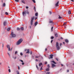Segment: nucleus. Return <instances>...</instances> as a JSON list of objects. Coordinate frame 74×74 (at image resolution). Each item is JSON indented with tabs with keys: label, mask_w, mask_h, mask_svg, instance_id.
<instances>
[{
	"label": "nucleus",
	"mask_w": 74,
	"mask_h": 74,
	"mask_svg": "<svg viewBox=\"0 0 74 74\" xmlns=\"http://www.w3.org/2000/svg\"><path fill=\"white\" fill-rule=\"evenodd\" d=\"M64 28H65V29H66V25H65L64 26Z\"/></svg>",
	"instance_id": "09e8293b"
},
{
	"label": "nucleus",
	"mask_w": 74,
	"mask_h": 74,
	"mask_svg": "<svg viewBox=\"0 0 74 74\" xmlns=\"http://www.w3.org/2000/svg\"><path fill=\"white\" fill-rule=\"evenodd\" d=\"M21 2L23 3H24V4L25 3V1H24V0H22L21 1Z\"/></svg>",
	"instance_id": "dca6fc26"
},
{
	"label": "nucleus",
	"mask_w": 74,
	"mask_h": 74,
	"mask_svg": "<svg viewBox=\"0 0 74 74\" xmlns=\"http://www.w3.org/2000/svg\"><path fill=\"white\" fill-rule=\"evenodd\" d=\"M45 64H47V62H45Z\"/></svg>",
	"instance_id": "864d4df0"
},
{
	"label": "nucleus",
	"mask_w": 74,
	"mask_h": 74,
	"mask_svg": "<svg viewBox=\"0 0 74 74\" xmlns=\"http://www.w3.org/2000/svg\"><path fill=\"white\" fill-rule=\"evenodd\" d=\"M65 41L66 42H69V40H68L67 39H65Z\"/></svg>",
	"instance_id": "f3484780"
},
{
	"label": "nucleus",
	"mask_w": 74,
	"mask_h": 74,
	"mask_svg": "<svg viewBox=\"0 0 74 74\" xmlns=\"http://www.w3.org/2000/svg\"><path fill=\"white\" fill-rule=\"evenodd\" d=\"M26 9H28L29 8V7L28 6H26Z\"/></svg>",
	"instance_id": "37998d69"
},
{
	"label": "nucleus",
	"mask_w": 74,
	"mask_h": 74,
	"mask_svg": "<svg viewBox=\"0 0 74 74\" xmlns=\"http://www.w3.org/2000/svg\"><path fill=\"white\" fill-rule=\"evenodd\" d=\"M7 48L8 49L9 51H11V49H10V47L9 45H8L7 46Z\"/></svg>",
	"instance_id": "423d86ee"
},
{
	"label": "nucleus",
	"mask_w": 74,
	"mask_h": 74,
	"mask_svg": "<svg viewBox=\"0 0 74 74\" xmlns=\"http://www.w3.org/2000/svg\"><path fill=\"white\" fill-rule=\"evenodd\" d=\"M34 11H36V7H34Z\"/></svg>",
	"instance_id": "473e14b6"
},
{
	"label": "nucleus",
	"mask_w": 74,
	"mask_h": 74,
	"mask_svg": "<svg viewBox=\"0 0 74 74\" xmlns=\"http://www.w3.org/2000/svg\"><path fill=\"white\" fill-rule=\"evenodd\" d=\"M61 66H63V64H61Z\"/></svg>",
	"instance_id": "e2e57ef3"
},
{
	"label": "nucleus",
	"mask_w": 74,
	"mask_h": 74,
	"mask_svg": "<svg viewBox=\"0 0 74 74\" xmlns=\"http://www.w3.org/2000/svg\"><path fill=\"white\" fill-rule=\"evenodd\" d=\"M16 74H19V72L18 71H16Z\"/></svg>",
	"instance_id": "a211bd4d"
},
{
	"label": "nucleus",
	"mask_w": 74,
	"mask_h": 74,
	"mask_svg": "<svg viewBox=\"0 0 74 74\" xmlns=\"http://www.w3.org/2000/svg\"><path fill=\"white\" fill-rule=\"evenodd\" d=\"M32 1L34 3H36V1H35V0H32Z\"/></svg>",
	"instance_id": "c756f323"
},
{
	"label": "nucleus",
	"mask_w": 74,
	"mask_h": 74,
	"mask_svg": "<svg viewBox=\"0 0 74 74\" xmlns=\"http://www.w3.org/2000/svg\"><path fill=\"white\" fill-rule=\"evenodd\" d=\"M8 53L9 56H10V53Z\"/></svg>",
	"instance_id": "8fccbe9b"
},
{
	"label": "nucleus",
	"mask_w": 74,
	"mask_h": 74,
	"mask_svg": "<svg viewBox=\"0 0 74 74\" xmlns=\"http://www.w3.org/2000/svg\"><path fill=\"white\" fill-rule=\"evenodd\" d=\"M71 1H73V2H74V0H71Z\"/></svg>",
	"instance_id": "bf43d9fd"
},
{
	"label": "nucleus",
	"mask_w": 74,
	"mask_h": 74,
	"mask_svg": "<svg viewBox=\"0 0 74 74\" xmlns=\"http://www.w3.org/2000/svg\"><path fill=\"white\" fill-rule=\"evenodd\" d=\"M4 47V45L3 44L2 45V48H3Z\"/></svg>",
	"instance_id": "052dcab7"
},
{
	"label": "nucleus",
	"mask_w": 74,
	"mask_h": 74,
	"mask_svg": "<svg viewBox=\"0 0 74 74\" xmlns=\"http://www.w3.org/2000/svg\"><path fill=\"white\" fill-rule=\"evenodd\" d=\"M66 24H67L66 22L64 23L63 25H66Z\"/></svg>",
	"instance_id": "f704fd0d"
},
{
	"label": "nucleus",
	"mask_w": 74,
	"mask_h": 74,
	"mask_svg": "<svg viewBox=\"0 0 74 74\" xmlns=\"http://www.w3.org/2000/svg\"><path fill=\"white\" fill-rule=\"evenodd\" d=\"M53 27H52L51 28V32H52L53 31Z\"/></svg>",
	"instance_id": "cd10ccee"
},
{
	"label": "nucleus",
	"mask_w": 74,
	"mask_h": 74,
	"mask_svg": "<svg viewBox=\"0 0 74 74\" xmlns=\"http://www.w3.org/2000/svg\"><path fill=\"white\" fill-rule=\"evenodd\" d=\"M17 30H20V28L19 27H18L17 28Z\"/></svg>",
	"instance_id": "bb28decb"
},
{
	"label": "nucleus",
	"mask_w": 74,
	"mask_h": 74,
	"mask_svg": "<svg viewBox=\"0 0 74 74\" xmlns=\"http://www.w3.org/2000/svg\"><path fill=\"white\" fill-rule=\"evenodd\" d=\"M2 5L3 7H5V3H3V4Z\"/></svg>",
	"instance_id": "4468645a"
},
{
	"label": "nucleus",
	"mask_w": 74,
	"mask_h": 74,
	"mask_svg": "<svg viewBox=\"0 0 74 74\" xmlns=\"http://www.w3.org/2000/svg\"><path fill=\"white\" fill-rule=\"evenodd\" d=\"M6 24L7 22H6V21H4L3 22V25L4 26H6Z\"/></svg>",
	"instance_id": "1a4fd4ad"
},
{
	"label": "nucleus",
	"mask_w": 74,
	"mask_h": 74,
	"mask_svg": "<svg viewBox=\"0 0 74 74\" xmlns=\"http://www.w3.org/2000/svg\"><path fill=\"white\" fill-rule=\"evenodd\" d=\"M30 29H31V26H29Z\"/></svg>",
	"instance_id": "69168bd1"
},
{
	"label": "nucleus",
	"mask_w": 74,
	"mask_h": 74,
	"mask_svg": "<svg viewBox=\"0 0 74 74\" xmlns=\"http://www.w3.org/2000/svg\"><path fill=\"white\" fill-rule=\"evenodd\" d=\"M56 60L57 61H58V58H56Z\"/></svg>",
	"instance_id": "6e6d98bb"
},
{
	"label": "nucleus",
	"mask_w": 74,
	"mask_h": 74,
	"mask_svg": "<svg viewBox=\"0 0 74 74\" xmlns=\"http://www.w3.org/2000/svg\"><path fill=\"white\" fill-rule=\"evenodd\" d=\"M33 20H34V17L32 18L30 24L31 25H33Z\"/></svg>",
	"instance_id": "39448f33"
},
{
	"label": "nucleus",
	"mask_w": 74,
	"mask_h": 74,
	"mask_svg": "<svg viewBox=\"0 0 74 74\" xmlns=\"http://www.w3.org/2000/svg\"><path fill=\"white\" fill-rule=\"evenodd\" d=\"M42 66H41V68H40V70H42Z\"/></svg>",
	"instance_id": "c03bdc74"
},
{
	"label": "nucleus",
	"mask_w": 74,
	"mask_h": 74,
	"mask_svg": "<svg viewBox=\"0 0 74 74\" xmlns=\"http://www.w3.org/2000/svg\"><path fill=\"white\" fill-rule=\"evenodd\" d=\"M59 1H58L55 4V5L56 6V7H57V6H58L59 5Z\"/></svg>",
	"instance_id": "6e6552de"
},
{
	"label": "nucleus",
	"mask_w": 74,
	"mask_h": 74,
	"mask_svg": "<svg viewBox=\"0 0 74 74\" xmlns=\"http://www.w3.org/2000/svg\"><path fill=\"white\" fill-rule=\"evenodd\" d=\"M20 55H21V56H22V55H23V54L22 53H20Z\"/></svg>",
	"instance_id": "72a5a7b5"
},
{
	"label": "nucleus",
	"mask_w": 74,
	"mask_h": 74,
	"mask_svg": "<svg viewBox=\"0 0 74 74\" xmlns=\"http://www.w3.org/2000/svg\"><path fill=\"white\" fill-rule=\"evenodd\" d=\"M15 1L16 2H18V1H19V0H15Z\"/></svg>",
	"instance_id": "58836bf2"
},
{
	"label": "nucleus",
	"mask_w": 74,
	"mask_h": 74,
	"mask_svg": "<svg viewBox=\"0 0 74 74\" xmlns=\"http://www.w3.org/2000/svg\"><path fill=\"white\" fill-rule=\"evenodd\" d=\"M18 69L20 70V68L19 67V66H18Z\"/></svg>",
	"instance_id": "79ce46f5"
},
{
	"label": "nucleus",
	"mask_w": 74,
	"mask_h": 74,
	"mask_svg": "<svg viewBox=\"0 0 74 74\" xmlns=\"http://www.w3.org/2000/svg\"><path fill=\"white\" fill-rule=\"evenodd\" d=\"M30 54L32 55V51H31L30 53Z\"/></svg>",
	"instance_id": "49530a36"
},
{
	"label": "nucleus",
	"mask_w": 74,
	"mask_h": 74,
	"mask_svg": "<svg viewBox=\"0 0 74 74\" xmlns=\"http://www.w3.org/2000/svg\"><path fill=\"white\" fill-rule=\"evenodd\" d=\"M5 14L6 15H8V13L7 12H5Z\"/></svg>",
	"instance_id": "a878e982"
},
{
	"label": "nucleus",
	"mask_w": 74,
	"mask_h": 74,
	"mask_svg": "<svg viewBox=\"0 0 74 74\" xmlns=\"http://www.w3.org/2000/svg\"><path fill=\"white\" fill-rule=\"evenodd\" d=\"M24 51H27V49H25Z\"/></svg>",
	"instance_id": "13d9d810"
},
{
	"label": "nucleus",
	"mask_w": 74,
	"mask_h": 74,
	"mask_svg": "<svg viewBox=\"0 0 74 74\" xmlns=\"http://www.w3.org/2000/svg\"><path fill=\"white\" fill-rule=\"evenodd\" d=\"M67 72L68 73L69 72V70H67Z\"/></svg>",
	"instance_id": "603ef678"
},
{
	"label": "nucleus",
	"mask_w": 74,
	"mask_h": 74,
	"mask_svg": "<svg viewBox=\"0 0 74 74\" xmlns=\"http://www.w3.org/2000/svg\"><path fill=\"white\" fill-rule=\"evenodd\" d=\"M22 41H23V39L22 38L20 39L17 42V43H16V45H20V44H21V43L22 42Z\"/></svg>",
	"instance_id": "f03ea898"
},
{
	"label": "nucleus",
	"mask_w": 74,
	"mask_h": 74,
	"mask_svg": "<svg viewBox=\"0 0 74 74\" xmlns=\"http://www.w3.org/2000/svg\"><path fill=\"white\" fill-rule=\"evenodd\" d=\"M24 28H23V27H21V28H20V29H21V30H23V29H24Z\"/></svg>",
	"instance_id": "aec40b11"
},
{
	"label": "nucleus",
	"mask_w": 74,
	"mask_h": 74,
	"mask_svg": "<svg viewBox=\"0 0 74 74\" xmlns=\"http://www.w3.org/2000/svg\"><path fill=\"white\" fill-rule=\"evenodd\" d=\"M56 46L57 49L59 51L60 49V47L59 46V43L57 42L56 43Z\"/></svg>",
	"instance_id": "7ed1b4c3"
},
{
	"label": "nucleus",
	"mask_w": 74,
	"mask_h": 74,
	"mask_svg": "<svg viewBox=\"0 0 74 74\" xmlns=\"http://www.w3.org/2000/svg\"><path fill=\"white\" fill-rule=\"evenodd\" d=\"M26 14H27L28 15L29 14V10H27L26 11H24L23 12V15L24 16H25V15H26Z\"/></svg>",
	"instance_id": "f257e3e1"
},
{
	"label": "nucleus",
	"mask_w": 74,
	"mask_h": 74,
	"mask_svg": "<svg viewBox=\"0 0 74 74\" xmlns=\"http://www.w3.org/2000/svg\"><path fill=\"white\" fill-rule=\"evenodd\" d=\"M47 67L48 68L50 67V66H49V64H48V65Z\"/></svg>",
	"instance_id": "e433bc0d"
},
{
	"label": "nucleus",
	"mask_w": 74,
	"mask_h": 74,
	"mask_svg": "<svg viewBox=\"0 0 74 74\" xmlns=\"http://www.w3.org/2000/svg\"><path fill=\"white\" fill-rule=\"evenodd\" d=\"M68 14H71V11H70V10L69 11H68Z\"/></svg>",
	"instance_id": "5701e85b"
},
{
	"label": "nucleus",
	"mask_w": 74,
	"mask_h": 74,
	"mask_svg": "<svg viewBox=\"0 0 74 74\" xmlns=\"http://www.w3.org/2000/svg\"><path fill=\"white\" fill-rule=\"evenodd\" d=\"M49 12L50 14H52V13H51V12Z\"/></svg>",
	"instance_id": "5fc2aeb1"
},
{
	"label": "nucleus",
	"mask_w": 74,
	"mask_h": 74,
	"mask_svg": "<svg viewBox=\"0 0 74 74\" xmlns=\"http://www.w3.org/2000/svg\"><path fill=\"white\" fill-rule=\"evenodd\" d=\"M49 70V68H47L46 69V71H48Z\"/></svg>",
	"instance_id": "6ab92c4d"
},
{
	"label": "nucleus",
	"mask_w": 74,
	"mask_h": 74,
	"mask_svg": "<svg viewBox=\"0 0 74 74\" xmlns=\"http://www.w3.org/2000/svg\"><path fill=\"white\" fill-rule=\"evenodd\" d=\"M42 63L40 62L39 64V66L40 67H41V66H42Z\"/></svg>",
	"instance_id": "9b49d317"
},
{
	"label": "nucleus",
	"mask_w": 74,
	"mask_h": 74,
	"mask_svg": "<svg viewBox=\"0 0 74 74\" xmlns=\"http://www.w3.org/2000/svg\"><path fill=\"white\" fill-rule=\"evenodd\" d=\"M20 60L21 62H22V63H23V60Z\"/></svg>",
	"instance_id": "ea45409f"
},
{
	"label": "nucleus",
	"mask_w": 74,
	"mask_h": 74,
	"mask_svg": "<svg viewBox=\"0 0 74 74\" xmlns=\"http://www.w3.org/2000/svg\"><path fill=\"white\" fill-rule=\"evenodd\" d=\"M58 18H59V19H63V17H60V16H59Z\"/></svg>",
	"instance_id": "4be33fe9"
},
{
	"label": "nucleus",
	"mask_w": 74,
	"mask_h": 74,
	"mask_svg": "<svg viewBox=\"0 0 74 74\" xmlns=\"http://www.w3.org/2000/svg\"><path fill=\"white\" fill-rule=\"evenodd\" d=\"M51 65H52V68H54L55 67H56V65H55L54 64H51Z\"/></svg>",
	"instance_id": "0eeeda50"
},
{
	"label": "nucleus",
	"mask_w": 74,
	"mask_h": 74,
	"mask_svg": "<svg viewBox=\"0 0 74 74\" xmlns=\"http://www.w3.org/2000/svg\"><path fill=\"white\" fill-rule=\"evenodd\" d=\"M26 53H30V52L29 51V49H28L27 50V52H26Z\"/></svg>",
	"instance_id": "f8f14e48"
},
{
	"label": "nucleus",
	"mask_w": 74,
	"mask_h": 74,
	"mask_svg": "<svg viewBox=\"0 0 74 74\" xmlns=\"http://www.w3.org/2000/svg\"><path fill=\"white\" fill-rule=\"evenodd\" d=\"M50 73V72H47L46 73V74H49Z\"/></svg>",
	"instance_id": "c9c22d12"
},
{
	"label": "nucleus",
	"mask_w": 74,
	"mask_h": 74,
	"mask_svg": "<svg viewBox=\"0 0 74 74\" xmlns=\"http://www.w3.org/2000/svg\"><path fill=\"white\" fill-rule=\"evenodd\" d=\"M51 62H53V63H54V64H56V62H55L54 61H51Z\"/></svg>",
	"instance_id": "412c9836"
},
{
	"label": "nucleus",
	"mask_w": 74,
	"mask_h": 74,
	"mask_svg": "<svg viewBox=\"0 0 74 74\" xmlns=\"http://www.w3.org/2000/svg\"><path fill=\"white\" fill-rule=\"evenodd\" d=\"M51 39H53V38H54V37H53V36H51Z\"/></svg>",
	"instance_id": "7c9ffc66"
},
{
	"label": "nucleus",
	"mask_w": 74,
	"mask_h": 74,
	"mask_svg": "<svg viewBox=\"0 0 74 74\" xmlns=\"http://www.w3.org/2000/svg\"><path fill=\"white\" fill-rule=\"evenodd\" d=\"M38 23H37V22H36L35 23V26H36L37 25Z\"/></svg>",
	"instance_id": "b1692460"
},
{
	"label": "nucleus",
	"mask_w": 74,
	"mask_h": 74,
	"mask_svg": "<svg viewBox=\"0 0 74 74\" xmlns=\"http://www.w3.org/2000/svg\"><path fill=\"white\" fill-rule=\"evenodd\" d=\"M22 64V65H24L25 64V63L23 62Z\"/></svg>",
	"instance_id": "de8ad7c7"
},
{
	"label": "nucleus",
	"mask_w": 74,
	"mask_h": 74,
	"mask_svg": "<svg viewBox=\"0 0 74 74\" xmlns=\"http://www.w3.org/2000/svg\"><path fill=\"white\" fill-rule=\"evenodd\" d=\"M62 43H61L60 44V47H61V46H62Z\"/></svg>",
	"instance_id": "a18cd8bd"
},
{
	"label": "nucleus",
	"mask_w": 74,
	"mask_h": 74,
	"mask_svg": "<svg viewBox=\"0 0 74 74\" xmlns=\"http://www.w3.org/2000/svg\"><path fill=\"white\" fill-rule=\"evenodd\" d=\"M63 39V38H62V37L61 38V40Z\"/></svg>",
	"instance_id": "0e129e2a"
},
{
	"label": "nucleus",
	"mask_w": 74,
	"mask_h": 74,
	"mask_svg": "<svg viewBox=\"0 0 74 74\" xmlns=\"http://www.w3.org/2000/svg\"><path fill=\"white\" fill-rule=\"evenodd\" d=\"M47 50V49H45V50L46 51Z\"/></svg>",
	"instance_id": "774afa93"
},
{
	"label": "nucleus",
	"mask_w": 74,
	"mask_h": 74,
	"mask_svg": "<svg viewBox=\"0 0 74 74\" xmlns=\"http://www.w3.org/2000/svg\"><path fill=\"white\" fill-rule=\"evenodd\" d=\"M16 57H15L14 58V59H16Z\"/></svg>",
	"instance_id": "338daca9"
},
{
	"label": "nucleus",
	"mask_w": 74,
	"mask_h": 74,
	"mask_svg": "<svg viewBox=\"0 0 74 74\" xmlns=\"http://www.w3.org/2000/svg\"><path fill=\"white\" fill-rule=\"evenodd\" d=\"M11 34L12 37H16V35L15 34H14V32H11Z\"/></svg>",
	"instance_id": "20e7f679"
},
{
	"label": "nucleus",
	"mask_w": 74,
	"mask_h": 74,
	"mask_svg": "<svg viewBox=\"0 0 74 74\" xmlns=\"http://www.w3.org/2000/svg\"><path fill=\"white\" fill-rule=\"evenodd\" d=\"M52 21H50L49 22V23H52Z\"/></svg>",
	"instance_id": "680f3d73"
},
{
	"label": "nucleus",
	"mask_w": 74,
	"mask_h": 74,
	"mask_svg": "<svg viewBox=\"0 0 74 74\" xmlns=\"http://www.w3.org/2000/svg\"><path fill=\"white\" fill-rule=\"evenodd\" d=\"M10 29H11V28H9L7 29V31L8 32L10 31Z\"/></svg>",
	"instance_id": "ddd939ff"
},
{
	"label": "nucleus",
	"mask_w": 74,
	"mask_h": 74,
	"mask_svg": "<svg viewBox=\"0 0 74 74\" xmlns=\"http://www.w3.org/2000/svg\"><path fill=\"white\" fill-rule=\"evenodd\" d=\"M35 15L36 16H38V13H36L35 14Z\"/></svg>",
	"instance_id": "393cba45"
},
{
	"label": "nucleus",
	"mask_w": 74,
	"mask_h": 74,
	"mask_svg": "<svg viewBox=\"0 0 74 74\" xmlns=\"http://www.w3.org/2000/svg\"><path fill=\"white\" fill-rule=\"evenodd\" d=\"M52 41H53V40H51V43H52Z\"/></svg>",
	"instance_id": "4d7b16f0"
},
{
	"label": "nucleus",
	"mask_w": 74,
	"mask_h": 74,
	"mask_svg": "<svg viewBox=\"0 0 74 74\" xmlns=\"http://www.w3.org/2000/svg\"><path fill=\"white\" fill-rule=\"evenodd\" d=\"M55 36H56V37H58V34L57 33L55 34Z\"/></svg>",
	"instance_id": "2eb2a0df"
},
{
	"label": "nucleus",
	"mask_w": 74,
	"mask_h": 74,
	"mask_svg": "<svg viewBox=\"0 0 74 74\" xmlns=\"http://www.w3.org/2000/svg\"><path fill=\"white\" fill-rule=\"evenodd\" d=\"M36 68L38 70V66H37V65H36Z\"/></svg>",
	"instance_id": "a19ab883"
},
{
	"label": "nucleus",
	"mask_w": 74,
	"mask_h": 74,
	"mask_svg": "<svg viewBox=\"0 0 74 74\" xmlns=\"http://www.w3.org/2000/svg\"><path fill=\"white\" fill-rule=\"evenodd\" d=\"M17 53H18V51H16L15 52V55H16V54H17Z\"/></svg>",
	"instance_id": "c85d7f7f"
},
{
	"label": "nucleus",
	"mask_w": 74,
	"mask_h": 74,
	"mask_svg": "<svg viewBox=\"0 0 74 74\" xmlns=\"http://www.w3.org/2000/svg\"><path fill=\"white\" fill-rule=\"evenodd\" d=\"M39 58V56H36V58Z\"/></svg>",
	"instance_id": "4c0bfd02"
},
{
	"label": "nucleus",
	"mask_w": 74,
	"mask_h": 74,
	"mask_svg": "<svg viewBox=\"0 0 74 74\" xmlns=\"http://www.w3.org/2000/svg\"><path fill=\"white\" fill-rule=\"evenodd\" d=\"M36 62H38V60L36 59Z\"/></svg>",
	"instance_id": "3c124183"
},
{
	"label": "nucleus",
	"mask_w": 74,
	"mask_h": 74,
	"mask_svg": "<svg viewBox=\"0 0 74 74\" xmlns=\"http://www.w3.org/2000/svg\"><path fill=\"white\" fill-rule=\"evenodd\" d=\"M53 55H50V58L51 59H52V58H53Z\"/></svg>",
	"instance_id": "9d476101"
},
{
	"label": "nucleus",
	"mask_w": 74,
	"mask_h": 74,
	"mask_svg": "<svg viewBox=\"0 0 74 74\" xmlns=\"http://www.w3.org/2000/svg\"><path fill=\"white\" fill-rule=\"evenodd\" d=\"M8 71L9 73H11V70L10 69H8Z\"/></svg>",
	"instance_id": "2f4dec72"
}]
</instances>
